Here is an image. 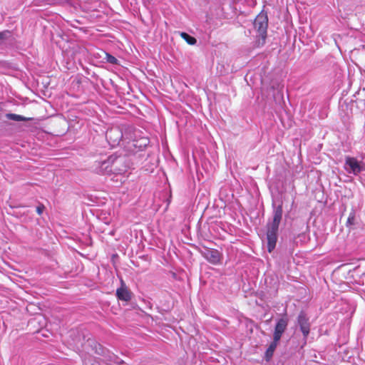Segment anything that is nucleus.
I'll use <instances>...</instances> for the list:
<instances>
[{"instance_id":"obj_12","label":"nucleus","mask_w":365,"mask_h":365,"mask_svg":"<svg viewBox=\"0 0 365 365\" xmlns=\"http://www.w3.org/2000/svg\"><path fill=\"white\" fill-rule=\"evenodd\" d=\"M180 36L190 45H195L197 43V40L195 37L185 32H181Z\"/></svg>"},{"instance_id":"obj_14","label":"nucleus","mask_w":365,"mask_h":365,"mask_svg":"<svg viewBox=\"0 0 365 365\" xmlns=\"http://www.w3.org/2000/svg\"><path fill=\"white\" fill-rule=\"evenodd\" d=\"M7 118L9 120H15V121H26V118L23 115L14 114V113H9L7 114Z\"/></svg>"},{"instance_id":"obj_18","label":"nucleus","mask_w":365,"mask_h":365,"mask_svg":"<svg viewBox=\"0 0 365 365\" xmlns=\"http://www.w3.org/2000/svg\"><path fill=\"white\" fill-rule=\"evenodd\" d=\"M335 42H336V46H337V47H338V48H339V51L341 53V48H340L339 45L337 43V42H336V40H335Z\"/></svg>"},{"instance_id":"obj_15","label":"nucleus","mask_w":365,"mask_h":365,"mask_svg":"<svg viewBox=\"0 0 365 365\" xmlns=\"http://www.w3.org/2000/svg\"><path fill=\"white\" fill-rule=\"evenodd\" d=\"M106 54V60L107 61V62H108L109 63H111V64H117L118 63V60L115 57H114L113 56H112L111 54L108 53H105Z\"/></svg>"},{"instance_id":"obj_4","label":"nucleus","mask_w":365,"mask_h":365,"mask_svg":"<svg viewBox=\"0 0 365 365\" xmlns=\"http://www.w3.org/2000/svg\"><path fill=\"white\" fill-rule=\"evenodd\" d=\"M363 168V162L356 158L347 156L345 160V169L355 175L359 174Z\"/></svg>"},{"instance_id":"obj_2","label":"nucleus","mask_w":365,"mask_h":365,"mask_svg":"<svg viewBox=\"0 0 365 365\" xmlns=\"http://www.w3.org/2000/svg\"><path fill=\"white\" fill-rule=\"evenodd\" d=\"M130 160L126 155H111L106 160L99 162L96 173L102 175H123L130 168Z\"/></svg>"},{"instance_id":"obj_7","label":"nucleus","mask_w":365,"mask_h":365,"mask_svg":"<svg viewBox=\"0 0 365 365\" xmlns=\"http://www.w3.org/2000/svg\"><path fill=\"white\" fill-rule=\"evenodd\" d=\"M278 230L279 227L267 225V240L269 252H272L276 247Z\"/></svg>"},{"instance_id":"obj_8","label":"nucleus","mask_w":365,"mask_h":365,"mask_svg":"<svg viewBox=\"0 0 365 365\" xmlns=\"http://www.w3.org/2000/svg\"><path fill=\"white\" fill-rule=\"evenodd\" d=\"M288 319L286 317H282L277 321L273 333V340L279 341L282 334L287 329Z\"/></svg>"},{"instance_id":"obj_9","label":"nucleus","mask_w":365,"mask_h":365,"mask_svg":"<svg viewBox=\"0 0 365 365\" xmlns=\"http://www.w3.org/2000/svg\"><path fill=\"white\" fill-rule=\"evenodd\" d=\"M273 207V219L271 222H269L267 225L279 227L280 222L282 218V205L279 204L276 206L274 204Z\"/></svg>"},{"instance_id":"obj_13","label":"nucleus","mask_w":365,"mask_h":365,"mask_svg":"<svg viewBox=\"0 0 365 365\" xmlns=\"http://www.w3.org/2000/svg\"><path fill=\"white\" fill-rule=\"evenodd\" d=\"M356 224V214L354 211H352L346 220V225L348 227L351 228L352 226L355 225Z\"/></svg>"},{"instance_id":"obj_1","label":"nucleus","mask_w":365,"mask_h":365,"mask_svg":"<svg viewBox=\"0 0 365 365\" xmlns=\"http://www.w3.org/2000/svg\"><path fill=\"white\" fill-rule=\"evenodd\" d=\"M106 136L112 146L122 143L129 153L142 150L149 144L148 138L140 137V130L133 126H128L123 130L112 128L106 131Z\"/></svg>"},{"instance_id":"obj_10","label":"nucleus","mask_w":365,"mask_h":365,"mask_svg":"<svg viewBox=\"0 0 365 365\" xmlns=\"http://www.w3.org/2000/svg\"><path fill=\"white\" fill-rule=\"evenodd\" d=\"M116 295L120 300L128 302L130 299L131 296L130 292L125 287H120L116 290Z\"/></svg>"},{"instance_id":"obj_19","label":"nucleus","mask_w":365,"mask_h":365,"mask_svg":"<svg viewBox=\"0 0 365 365\" xmlns=\"http://www.w3.org/2000/svg\"><path fill=\"white\" fill-rule=\"evenodd\" d=\"M336 272H337V270H335L334 272V274H336Z\"/></svg>"},{"instance_id":"obj_11","label":"nucleus","mask_w":365,"mask_h":365,"mask_svg":"<svg viewBox=\"0 0 365 365\" xmlns=\"http://www.w3.org/2000/svg\"><path fill=\"white\" fill-rule=\"evenodd\" d=\"M278 341H275L274 340H273L269 345L265 352V358L267 361H269L272 357L274 352L278 345Z\"/></svg>"},{"instance_id":"obj_6","label":"nucleus","mask_w":365,"mask_h":365,"mask_svg":"<svg viewBox=\"0 0 365 365\" xmlns=\"http://www.w3.org/2000/svg\"><path fill=\"white\" fill-rule=\"evenodd\" d=\"M297 324L302 332L304 340L307 339L309 332L311 324L309 323V319L307 314L302 311L297 317Z\"/></svg>"},{"instance_id":"obj_5","label":"nucleus","mask_w":365,"mask_h":365,"mask_svg":"<svg viewBox=\"0 0 365 365\" xmlns=\"http://www.w3.org/2000/svg\"><path fill=\"white\" fill-rule=\"evenodd\" d=\"M202 255L210 263L214 265L220 264L222 259V254L215 249L204 247L201 252Z\"/></svg>"},{"instance_id":"obj_16","label":"nucleus","mask_w":365,"mask_h":365,"mask_svg":"<svg viewBox=\"0 0 365 365\" xmlns=\"http://www.w3.org/2000/svg\"><path fill=\"white\" fill-rule=\"evenodd\" d=\"M10 35V31L8 30L0 32V40L6 39Z\"/></svg>"},{"instance_id":"obj_3","label":"nucleus","mask_w":365,"mask_h":365,"mask_svg":"<svg viewBox=\"0 0 365 365\" xmlns=\"http://www.w3.org/2000/svg\"><path fill=\"white\" fill-rule=\"evenodd\" d=\"M254 27L258 32L256 45L257 47H261L264 45L267 38L268 27V17L267 14L261 12L257 16L254 21Z\"/></svg>"},{"instance_id":"obj_17","label":"nucleus","mask_w":365,"mask_h":365,"mask_svg":"<svg viewBox=\"0 0 365 365\" xmlns=\"http://www.w3.org/2000/svg\"><path fill=\"white\" fill-rule=\"evenodd\" d=\"M44 206L40 205L36 207V212L38 215H41L43 212Z\"/></svg>"}]
</instances>
